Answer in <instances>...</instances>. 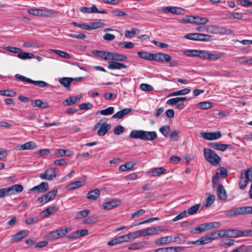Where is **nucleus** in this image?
<instances>
[{
    "mask_svg": "<svg viewBox=\"0 0 252 252\" xmlns=\"http://www.w3.org/2000/svg\"><path fill=\"white\" fill-rule=\"evenodd\" d=\"M159 131L165 137H168L171 131L170 126H164L159 128Z\"/></svg>",
    "mask_w": 252,
    "mask_h": 252,
    "instance_id": "47",
    "label": "nucleus"
},
{
    "mask_svg": "<svg viewBox=\"0 0 252 252\" xmlns=\"http://www.w3.org/2000/svg\"><path fill=\"white\" fill-rule=\"evenodd\" d=\"M0 94L6 96L13 97L16 95V93L12 90H1Z\"/></svg>",
    "mask_w": 252,
    "mask_h": 252,
    "instance_id": "52",
    "label": "nucleus"
},
{
    "mask_svg": "<svg viewBox=\"0 0 252 252\" xmlns=\"http://www.w3.org/2000/svg\"><path fill=\"white\" fill-rule=\"evenodd\" d=\"M197 105L202 109H208L211 107L212 103L208 101L200 102Z\"/></svg>",
    "mask_w": 252,
    "mask_h": 252,
    "instance_id": "54",
    "label": "nucleus"
},
{
    "mask_svg": "<svg viewBox=\"0 0 252 252\" xmlns=\"http://www.w3.org/2000/svg\"><path fill=\"white\" fill-rule=\"evenodd\" d=\"M58 12L52 9H41V17H55L58 15Z\"/></svg>",
    "mask_w": 252,
    "mask_h": 252,
    "instance_id": "18",
    "label": "nucleus"
},
{
    "mask_svg": "<svg viewBox=\"0 0 252 252\" xmlns=\"http://www.w3.org/2000/svg\"><path fill=\"white\" fill-rule=\"evenodd\" d=\"M250 174H241L239 183V188L241 189H244L249 182L252 180L250 178Z\"/></svg>",
    "mask_w": 252,
    "mask_h": 252,
    "instance_id": "15",
    "label": "nucleus"
},
{
    "mask_svg": "<svg viewBox=\"0 0 252 252\" xmlns=\"http://www.w3.org/2000/svg\"><path fill=\"white\" fill-rule=\"evenodd\" d=\"M131 111L132 109L130 108H125L114 114L112 116V118L114 119L117 118L120 119Z\"/></svg>",
    "mask_w": 252,
    "mask_h": 252,
    "instance_id": "27",
    "label": "nucleus"
},
{
    "mask_svg": "<svg viewBox=\"0 0 252 252\" xmlns=\"http://www.w3.org/2000/svg\"><path fill=\"white\" fill-rule=\"evenodd\" d=\"M105 26V24L101 22L100 20H95V21L91 23V26H89V30H94L98 28H103Z\"/></svg>",
    "mask_w": 252,
    "mask_h": 252,
    "instance_id": "37",
    "label": "nucleus"
},
{
    "mask_svg": "<svg viewBox=\"0 0 252 252\" xmlns=\"http://www.w3.org/2000/svg\"><path fill=\"white\" fill-rule=\"evenodd\" d=\"M73 81V78L62 77L59 80V82L63 84L67 90H70V84Z\"/></svg>",
    "mask_w": 252,
    "mask_h": 252,
    "instance_id": "35",
    "label": "nucleus"
},
{
    "mask_svg": "<svg viewBox=\"0 0 252 252\" xmlns=\"http://www.w3.org/2000/svg\"><path fill=\"white\" fill-rule=\"evenodd\" d=\"M198 50H187L183 51V54L189 57H197Z\"/></svg>",
    "mask_w": 252,
    "mask_h": 252,
    "instance_id": "51",
    "label": "nucleus"
},
{
    "mask_svg": "<svg viewBox=\"0 0 252 252\" xmlns=\"http://www.w3.org/2000/svg\"><path fill=\"white\" fill-rule=\"evenodd\" d=\"M111 127V126L110 124L106 123H103L100 125V122H99L94 126L93 130H95L97 128H99L97 130V134L98 136H103L107 133Z\"/></svg>",
    "mask_w": 252,
    "mask_h": 252,
    "instance_id": "4",
    "label": "nucleus"
},
{
    "mask_svg": "<svg viewBox=\"0 0 252 252\" xmlns=\"http://www.w3.org/2000/svg\"><path fill=\"white\" fill-rule=\"evenodd\" d=\"M137 54L142 59L148 61H153V53H149L145 51H139L137 52Z\"/></svg>",
    "mask_w": 252,
    "mask_h": 252,
    "instance_id": "36",
    "label": "nucleus"
},
{
    "mask_svg": "<svg viewBox=\"0 0 252 252\" xmlns=\"http://www.w3.org/2000/svg\"><path fill=\"white\" fill-rule=\"evenodd\" d=\"M15 77L16 78L19 79L23 82H26L28 83L32 84L39 87H45L49 86V84L43 81H34L19 74H16Z\"/></svg>",
    "mask_w": 252,
    "mask_h": 252,
    "instance_id": "5",
    "label": "nucleus"
},
{
    "mask_svg": "<svg viewBox=\"0 0 252 252\" xmlns=\"http://www.w3.org/2000/svg\"><path fill=\"white\" fill-rule=\"evenodd\" d=\"M210 146L215 150L223 152L227 149L228 145L220 143H212Z\"/></svg>",
    "mask_w": 252,
    "mask_h": 252,
    "instance_id": "32",
    "label": "nucleus"
},
{
    "mask_svg": "<svg viewBox=\"0 0 252 252\" xmlns=\"http://www.w3.org/2000/svg\"><path fill=\"white\" fill-rule=\"evenodd\" d=\"M143 140L152 141L156 138L157 135L155 131H147L144 130Z\"/></svg>",
    "mask_w": 252,
    "mask_h": 252,
    "instance_id": "31",
    "label": "nucleus"
},
{
    "mask_svg": "<svg viewBox=\"0 0 252 252\" xmlns=\"http://www.w3.org/2000/svg\"><path fill=\"white\" fill-rule=\"evenodd\" d=\"M76 103L74 96H70L63 101V104L65 106H70Z\"/></svg>",
    "mask_w": 252,
    "mask_h": 252,
    "instance_id": "53",
    "label": "nucleus"
},
{
    "mask_svg": "<svg viewBox=\"0 0 252 252\" xmlns=\"http://www.w3.org/2000/svg\"><path fill=\"white\" fill-rule=\"evenodd\" d=\"M252 214V206H244L231 209L226 212V215L229 217L241 215L244 214Z\"/></svg>",
    "mask_w": 252,
    "mask_h": 252,
    "instance_id": "3",
    "label": "nucleus"
},
{
    "mask_svg": "<svg viewBox=\"0 0 252 252\" xmlns=\"http://www.w3.org/2000/svg\"><path fill=\"white\" fill-rule=\"evenodd\" d=\"M234 252H250L251 247L249 246L242 245L233 250Z\"/></svg>",
    "mask_w": 252,
    "mask_h": 252,
    "instance_id": "43",
    "label": "nucleus"
},
{
    "mask_svg": "<svg viewBox=\"0 0 252 252\" xmlns=\"http://www.w3.org/2000/svg\"><path fill=\"white\" fill-rule=\"evenodd\" d=\"M79 107L80 109H81V110H88L89 109H91L93 108V105L92 103L88 102L87 103H82L79 105Z\"/></svg>",
    "mask_w": 252,
    "mask_h": 252,
    "instance_id": "61",
    "label": "nucleus"
},
{
    "mask_svg": "<svg viewBox=\"0 0 252 252\" xmlns=\"http://www.w3.org/2000/svg\"><path fill=\"white\" fill-rule=\"evenodd\" d=\"M125 128L121 125H118L113 129V132L115 135H120L125 131Z\"/></svg>",
    "mask_w": 252,
    "mask_h": 252,
    "instance_id": "59",
    "label": "nucleus"
},
{
    "mask_svg": "<svg viewBox=\"0 0 252 252\" xmlns=\"http://www.w3.org/2000/svg\"><path fill=\"white\" fill-rule=\"evenodd\" d=\"M200 205V204H197L189 208L186 211L187 214L188 213L190 215H192L195 214L197 212V211L199 210Z\"/></svg>",
    "mask_w": 252,
    "mask_h": 252,
    "instance_id": "40",
    "label": "nucleus"
},
{
    "mask_svg": "<svg viewBox=\"0 0 252 252\" xmlns=\"http://www.w3.org/2000/svg\"><path fill=\"white\" fill-rule=\"evenodd\" d=\"M197 40L201 41H209L212 40V37L207 34L198 33Z\"/></svg>",
    "mask_w": 252,
    "mask_h": 252,
    "instance_id": "41",
    "label": "nucleus"
},
{
    "mask_svg": "<svg viewBox=\"0 0 252 252\" xmlns=\"http://www.w3.org/2000/svg\"><path fill=\"white\" fill-rule=\"evenodd\" d=\"M32 105L33 107H37L40 108L45 109L49 107V104L47 102H43L40 99H36L32 101Z\"/></svg>",
    "mask_w": 252,
    "mask_h": 252,
    "instance_id": "28",
    "label": "nucleus"
},
{
    "mask_svg": "<svg viewBox=\"0 0 252 252\" xmlns=\"http://www.w3.org/2000/svg\"><path fill=\"white\" fill-rule=\"evenodd\" d=\"M111 53L112 52L101 50H93L92 51V54L94 56L104 60H110Z\"/></svg>",
    "mask_w": 252,
    "mask_h": 252,
    "instance_id": "12",
    "label": "nucleus"
},
{
    "mask_svg": "<svg viewBox=\"0 0 252 252\" xmlns=\"http://www.w3.org/2000/svg\"><path fill=\"white\" fill-rule=\"evenodd\" d=\"M193 20V24L195 25H204L209 21V20L206 18L198 16H194Z\"/></svg>",
    "mask_w": 252,
    "mask_h": 252,
    "instance_id": "38",
    "label": "nucleus"
},
{
    "mask_svg": "<svg viewBox=\"0 0 252 252\" xmlns=\"http://www.w3.org/2000/svg\"><path fill=\"white\" fill-rule=\"evenodd\" d=\"M194 16H186L185 17L183 18L181 21L183 23H191L193 24L194 20H193Z\"/></svg>",
    "mask_w": 252,
    "mask_h": 252,
    "instance_id": "60",
    "label": "nucleus"
},
{
    "mask_svg": "<svg viewBox=\"0 0 252 252\" xmlns=\"http://www.w3.org/2000/svg\"><path fill=\"white\" fill-rule=\"evenodd\" d=\"M36 146L32 141L28 142L16 147L17 150H32L35 148Z\"/></svg>",
    "mask_w": 252,
    "mask_h": 252,
    "instance_id": "22",
    "label": "nucleus"
},
{
    "mask_svg": "<svg viewBox=\"0 0 252 252\" xmlns=\"http://www.w3.org/2000/svg\"><path fill=\"white\" fill-rule=\"evenodd\" d=\"M58 207L56 206H50L47 208L45 210L41 212V215L43 218L48 217L50 214L56 212L58 210Z\"/></svg>",
    "mask_w": 252,
    "mask_h": 252,
    "instance_id": "26",
    "label": "nucleus"
},
{
    "mask_svg": "<svg viewBox=\"0 0 252 252\" xmlns=\"http://www.w3.org/2000/svg\"><path fill=\"white\" fill-rule=\"evenodd\" d=\"M58 192L57 189L49 191L47 193L43 195L37 199V202L39 204H45L52 200L56 196Z\"/></svg>",
    "mask_w": 252,
    "mask_h": 252,
    "instance_id": "6",
    "label": "nucleus"
},
{
    "mask_svg": "<svg viewBox=\"0 0 252 252\" xmlns=\"http://www.w3.org/2000/svg\"><path fill=\"white\" fill-rule=\"evenodd\" d=\"M182 250L180 247H165V252H179Z\"/></svg>",
    "mask_w": 252,
    "mask_h": 252,
    "instance_id": "64",
    "label": "nucleus"
},
{
    "mask_svg": "<svg viewBox=\"0 0 252 252\" xmlns=\"http://www.w3.org/2000/svg\"><path fill=\"white\" fill-rule=\"evenodd\" d=\"M70 230L71 229L68 227H61L49 232L47 235V238L50 241L60 239L68 233Z\"/></svg>",
    "mask_w": 252,
    "mask_h": 252,
    "instance_id": "2",
    "label": "nucleus"
},
{
    "mask_svg": "<svg viewBox=\"0 0 252 252\" xmlns=\"http://www.w3.org/2000/svg\"><path fill=\"white\" fill-rule=\"evenodd\" d=\"M164 230V228L162 226L147 228L142 230V236H151L158 234L159 232Z\"/></svg>",
    "mask_w": 252,
    "mask_h": 252,
    "instance_id": "7",
    "label": "nucleus"
},
{
    "mask_svg": "<svg viewBox=\"0 0 252 252\" xmlns=\"http://www.w3.org/2000/svg\"><path fill=\"white\" fill-rule=\"evenodd\" d=\"M208 51L204 50H198L197 57L204 60H207Z\"/></svg>",
    "mask_w": 252,
    "mask_h": 252,
    "instance_id": "63",
    "label": "nucleus"
},
{
    "mask_svg": "<svg viewBox=\"0 0 252 252\" xmlns=\"http://www.w3.org/2000/svg\"><path fill=\"white\" fill-rule=\"evenodd\" d=\"M180 133L179 130H174L170 134V140L171 141H177L179 139V134Z\"/></svg>",
    "mask_w": 252,
    "mask_h": 252,
    "instance_id": "58",
    "label": "nucleus"
},
{
    "mask_svg": "<svg viewBox=\"0 0 252 252\" xmlns=\"http://www.w3.org/2000/svg\"><path fill=\"white\" fill-rule=\"evenodd\" d=\"M153 61L161 62H166L167 63H169L171 61V57L168 54L158 53L153 54Z\"/></svg>",
    "mask_w": 252,
    "mask_h": 252,
    "instance_id": "9",
    "label": "nucleus"
},
{
    "mask_svg": "<svg viewBox=\"0 0 252 252\" xmlns=\"http://www.w3.org/2000/svg\"><path fill=\"white\" fill-rule=\"evenodd\" d=\"M120 204V201L117 199H113L102 205V208L104 210H109L112 209Z\"/></svg>",
    "mask_w": 252,
    "mask_h": 252,
    "instance_id": "14",
    "label": "nucleus"
},
{
    "mask_svg": "<svg viewBox=\"0 0 252 252\" xmlns=\"http://www.w3.org/2000/svg\"><path fill=\"white\" fill-rule=\"evenodd\" d=\"M206 238L208 239V243L211 242L213 240L219 238V235L218 234V231H215L208 234L205 236Z\"/></svg>",
    "mask_w": 252,
    "mask_h": 252,
    "instance_id": "49",
    "label": "nucleus"
},
{
    "mask_svg": "<svg viewBox=\"0 0 252 252\" xmlns=\"http://www.w3.org/2000/svg\"><path fill=\"white\" fill-rule=\"evenodd\" d=\"M201 136L205 139L213 140L220 138L221 136L219 131L211 132H203L200 133Z\"/></svg>",
    "mask_w": 252,
    "mask_h": 252,
    "instance_id": "8",
    "label": "nucleus"
},
{
    "mask_svg": "<svg viewBox=\"0 0 252 252\" xmlns=\"http://www.w3.org/2000/svg\"><path fill=\"white\" fill-rule=\"evenodd\" d=\"M222 57L221 53H213L208 51L207 60H213L215 61Z\"/></svg>",
    "mask_w": 252,
    "mask_h": 252,
    "instance_id": "44",
    "label": "nucleus"
},
{
    "mask_svg": "<svg viewBox=\"0 0 252 252\" xmlns=\"http://www.w3.org/2000/svg\"><path fill=\"white\" fill-rule=\"evenodd\" d=\"M136 162L128 161L119 167V170L122 172L128 171L132 170L136 165Z\"/></svg>",
    "mask_w": 252,
    "mask_h": 252,
    "instance_id": "23",
    "label": "nucleus"
},
{
    "mask_svg": "<svg viewBox=\"0 0 252 252\" xmlns=\"http://www.w3.org/2000/svg\"><path fill=\"white\" fill-rule=\"evenodd\" d=\"M114 108L113 107H109L108 108L103 109L102 110H100V111H97L96 112V114L98 113H100L101 114L103 115H111L114 112Z\"/></svg>",
    "mask_w": 252,
    "mask_h": 252,
    "instance_id": "45",
    "label": "nucleus"
},
{
    "mask_svg": "<svg viewBox=\"0 0 252 252\" xmlns=\"http://www.w3.org/2000/svg\"><path fill=\"white\" fill-rule=\"evenodd\" d=\"M108 67L110 69H121L122 68H126L127 66L118 62L110 61L108 63Z\"/></svg>",
    "mask_w": 252,
    "mask_h": 252,
    "instance_id": "20",
    "label": "nucleus"
},
{
    "mask_svg": "<svg viewBox=\"0 0 252 252\" xmlns=\"http://www.w3.org/2000/svg\"><path fill=\"white\" fill-rule=\"evenodd\" d=\"M99 195L100 190L98 189H95L89 191L87 195V198L90 200L94 201L97 199Z\"/></svg>",
    "mask_w": 252,
    "mask_h": 252,
    "instance_id": "24",
    "label": "nucleus"
},
{
    "mask_svg": "<svg viewBox=\"0 0 252 252\" xmlns=\"http://www.w3.org/2000/svg\"><path fill=\"white\" fill-rule=\"evenodd\" d=\"M17 57L21 59L26 60L28 59L34 58L35 56L32 53H29L28 52L22 53L21 52L18 54Z\"/></svg>",
    "mask_w": 252,
    "mask_h": 252,
    "instance_id": "39",
    "label": "nucleus"
},
{
    "mask_svg": "<svg viewBox=\"0 0 252 252\" xmlns=\"http://www.w3.org/2000/svg\"><path fill=\"white\" fill-rule=\"evenodd\" d=\"M231 232V230H222L218 232V234L219 237H229Z\"/></svg>",
    "mask_w": 252,
    "mask_h": 252,
    "instance_id": "62",
    "label": "nucleus"
},
{
    "mask_svg": "<svg viewBox=\"0 0 252 252\" xmlns=\"http://www.w3.org/2000/svg\"><path fill=\"white\" fill-rule=\"evenodd\" d=\"M49 189L48 184L46 182H41L39 185L36 186L30 189L31 192L36 191L37 193H45Z\"/></svg>",
    "mask_w": 252,
    "mask_h": 252,
    "instance_id": "10",
    "label": "nucleus"
},
{
    "mask_svg": "<svg viewBox=\"0 0 252 252\" xmlns=\"http://www.w3.org/2000/svg\"><path fill=\"white\" fill-rule=\"evenodd\" d=\"M23 186L19 184H16L9 188H6L8 195L19 193L23 190Z\"/></svg>",
    "mask_w": 252,
    "mask_h": 252,
    "instance_id": "13",
    "label": "nucleus"
},
{
    "mask_svg": "<svg viewBox=\"0 0 252 252\" xmlns=\"http://www.w3.org/2000/svg\"><path fill=\"white\" fill-rule=\"evenodd\" d=\"M172 236L162 237L157 239L155 242V244L157 245H164L172 243Z\"/></svg>",
    "mask_w": 252,
    "mask_h": 252,
    "instance_id": "25",
    "label": "nucleus"
},
{
    "mask_svg": "<svg viewBox=\"0 0 252 252\" xmlns=\"http://www.w3.org/2000/svg\"><path fill=\"white\" fill-rule=\"evenodd\" d=\"M4 48L8 51V52L13 53H19L20 52H21L22 51V50L20 48H17L13 46H6L4 47Z\"/></svg>",
    "mask_w": 252,
    "mask_h": 252,
    "instance_id": "55",
    "label": "nucleus"
},
{
    "mask_svg": "<svg viewBox=\"0 0 252 252\" xmlns=\"http://www.w3.org/2000/svg\"><path fill=\"white\" fill-rule=\"evenodd\" d=\"M217 194L218 197L222 201H225L227 198L226 191L223 186L221 184H220L217 189Z\"/></svg>",
    "mask_w": 252,
    "mask_h": 252,
    "instance_id": "21",
    "label": "nucleus"
},
{
    "mask_svg": "<svg viewBox=\"0 0 252 252\" xmlns=\"http://www.w3.org/2000/svg\"><path fill=\"white\" fill-rule=\"evenodd\" d=\"M163 12L165 13L171 12L174 14H184L185 10L180 7H173L171 6H167L163 8Z\"/></svg>",
    "mask_w": 252,
    "mask_h": 252,
    "instance_id": "17",
    "label": "nucleus"
},
{
    "mask_svg": "<svg viewBox=\"0 0 252 252\" xmlns=\"http://www.w3.org/2000/svg\"><path fill=\"white\" fill-rule=\"evenodd\" d=\"M148 243L146 241H141L137 243H134L130 245L128 249L130 250H137L145 247Z\"/></svg>",
    "mask_w": 252,
    "mask_h": 252,
    "instance_id": "29",
    "label": "nucleus"
},
{
    "mask_svg": "<svg viewBox=\"0 0 252 252\" xmlns=\"http://www.w3.org/2000/svg\"><path fill=\"white\" fill-rule=\"evenodd\" d=\"M227 174H215L212 178V184L213 187L215 188L218 185L220 176H221L222 178H225L227 177Z\"/></svg>",
    "mask_w": 252,
    "mask_h": 252,
    "instance_id": "42",
    "label": "nucleus"
},
{
    "mask_svg": "<svg viewBox=\"0 0 252 252\" xmlns=\"http://www.w3.org/2000/svg\"><path fill=\"white\" fill-rule=\"evenodd\" d=\"M231 232L229 237H236L244 236V231L237 230H231Z\"/></svg>",
    "mask_w": 252,
    "mask_h": 252,
    "instance_id": "56",
    "label": "nucleus"
},
{
    "mask_svg": "<svg viewBox=\"0 0 252 252\" xmlns=\"http://www.w3.org/2000/svg\"><path fill=\"white\" fill-rule=\"evenodd\" d=\"M110 60L115 61H125L127 60V57L123 54L112 52Z\"/></svg>",
    "mask_w": 252,
    "mask_h": 252,
    "instance_id": "33",
    "label": "nucleus"
},
{
    "mask_svg": "<svg viewBox=\"0 0 252 252\" xmlns=\"http://www.w3.org/2000/svg\"><path fill=\"white\" fill-rule=\"evenodd\" d=\"M29 234V231L28 230H23L18 232L13 235L12 238L11 240V243H15L22 240L24 238L26 237Z\"/></svg>",
    "mask_w": 252,
    "mask_h": 252,
    "instance_id": "16",
    "label": "nucleus"
},
{
    "mask_svg": "<svg viewBox=\"0 0 252 252\" xmlns=\"http://www.w3.org/2000/svg\"><path fill=\"white\" fill-rule=\"evenodd\" d=\"M85 181V179H81L79 180L72 182L68 185L67 188L69 190H73L81 187L84 185Z\"/></svg>",
    "mask_w": 252,
    "mask_h": 252,
    "instance_id": "19",
    "label": "nucleus"
},
{
    "mask_svg": "<svg viewBox=\"0 0 252 252\" xmlns=\"http://www.w3.org/2000/svg\"><path fill=\"white\" fill-rule=\"evenodd\" d=\"M208 238H206V237L204 236L200 238L198 240L193 241L192 242V244L196 245H205L208 243Z\"/></svg>",
    "mask_w": 252,
    "mask_h": 252,
    "instance_id": "48",
    "label": "nucleus"
},
{
    "mask_svg": "<svg viewBox=\"0 0 252 252\" xmlns=\"http://www.w3.org/2000/svg\"><path fill=\"white\" fill-rule=\"evenodd\" d=\"M215 200V196L214 195L210 194L207 198L205 202V206L209 207L211 206Z\"/></svg>",
    "mask_w": 252,
    "mask_h": 252,
    "instance_id": "57",
    "label": "nucleus"
},
{
    "mask_svg": "<svg viewBox=\"0 0 252 252\" xmlns=\"http://www.w3.org/2000/svg\"><path fill=\"white\" fill-rule=\"evenodd\" d=\"M90 213V211L88 209L82 210L76 213V218L81 219L87 217Z\"/></svg>",
    "mask_w": 252,
    "mask_h": 252,
    "instance_id": "46",
    "label": "nucleus"
},
{
    "mask_svg": "<svg viewBox=\"0 0 252 252\" xmlns=\"http://www.w3.org/2000/svg\"><path fill=\"white\" fill-rule=\"evenodd\" d=\"M141 233L142 230H138L126 234V236H127V240H128V241H133L140 236H142Z\"/></svg>",
    "mask_w": 252,
    "mask_h": 252,
    "instance_id": "34",
    "label": "nucleus"
},
{
    "mask_svg": "<svg viewBox=\"0 0 252 252\" xmlns=\"http://www.w3.org/2000/svg\"><path fill=\"white\" fill-rule=\"evenodd\" d=\"M144 130H133L130 134L129 136L133 139H139L143 140Z\"/></svg>",
    "mask_w": 252,
    "mask_h": 252,
    "instance_id": "30",
    "label": "nucleus"
},
{
    "mask_svg": "<svg viewBox=\"0 0 252 252\" xmlns=\"http://www.w3.org/2000/svg\"><path fill=\"white\" fill-rule=\"evenodd\" d=\"M203 153L206 160L213 165H217L220 162L221 158L211 149L205 148Z\"/></svg>",
    "mask_w": 252,
    "mask_h": 252,
    "instance_id": "1",
    "label": "nucleus"
},
{
    "mask_svg": "<svg viewBox=\"0 0 252 252\" xmlns=\"http://www.w3.org/2000/svg\"><path fill=\"white\" fill-rule=\"evenodd\" d=\"M52 51L61 57H63L65 59H70L71 58L70 55L68 53L64 51L56 49L52 50Z\"/></svg>",
    "mask_w": 252,
    "mask_h": 252,
    "instance_id": "50",
    "label": "nucleus"
},
{
    "mask_svg": "<svg viewBox=\"0 0 252 252\" xmlns=\"http://www.w3.org/2000/svg\"><path fill=\"white\" fill-rule=\"evenodd\" d=\"M206 32L211 33L224 34L225 28L212 25L207 27Z\"/></svg>",
    "mask_w": 252,
    "mask_h": 252,
    "instance_id": "11",
    "label": "nucleus"
}]
</instances>
